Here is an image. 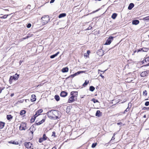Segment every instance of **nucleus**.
Returning a JSON list of instances; mask_svg holds the SVG:
<instances>
[{
    "instance_id": "obj_17",
    "label": "nucleus",
    "mask_w": 149,
    "mask_h": 149,
    "mask_svg": "<svg viewBox=\"0 0 149 149\" xmlns=\"http://www.w3.org/2000/svg\"><path fill=\"white\" fill-rule=\"evenodd\" d=\"M68 71V68L67 67H66L63 68L62 71L63 72H67Z\"/></svg>"
},
{
    "instance_id": "obj_28",
    "label": "nucleus",
    "mask_w": 149,
    "mask_h": 149,
    "mask_svg": "<svg viewBox=\"0 0 149 149\" xmlns=\"http://www.w3.org/2000/svg\"><path fill=\"white\" fill-rule=\"evenodd\" d=\"M26 113V111L25 110H22L20 111V114L21 115H23Z\"/></svg>"
},
{
    "instance_id": "obj_59",
    "label": "nucleus",
    "mask_w": 149,
    "mask_h": 149,
    "mask_svg": "<svg viewBox=\"0 0 149 149\" xmlns=\"http://www.w3.org/2000/svg\"><path fill=\"white\" fill-rule=\"evenodd\" d=\"M98 10H96L95 11L96 12V11H97Z\"/></svg>"
},
{
    "instance_id": "obj_36",
    "label": "nucleus",
    "mask_w": 149,
    "mask_h": 149,
    "mask_svg": "<svg viewBox=\"0 0 149 149\" xmlns=\"http://www.w3.org/2000/svg\"><path fill=\"white\" fill-rule=\"evenodd\" d=\"M43 141H44V140L42 138H40L39 139V142L40 143H41Z\"/></svg>"
},
{
    "instance_id": "obj_24",
    "label": "nucleus",
    "mask_w": 149,
    "mask_h": 149,
    "mask_svg": "<svg viewBox=\"0 0 149 149\" xmlns=\"http://www.w3.org/2000/svg\"><path fill=\"white\" fill-rule=\"evenodd\" d=\"M12 118V116L11 115H8L7 116V118L8 120H11Z\"/></svg>"
},
{
    "instance_id": "obj_6",
    "label": "nucleus",
    "mask_w": 149,
    "mask_h": 149,
    "mask_svg": "<svg viewBox=\"0 0 149 149\" xmlns=\"http://www.w3.org/2000/svg\"><path fill=\"white\" fill-rule=\"evenodd\" d=\"M19 128V130H26V124L25 123H22Z\"/></svg>"
},
{
    "instance_id": "obj_34",
    "label": "nucleus",
    "mask_w": 149,
    "mask_h": 149,
    "mask_svg": "<svg viewBox=\"0 0 149 149\" xmlns=\"http://www.w3.org/2000/svg\"><path fill=\"white\" fill-rule=\"evenodd\" d=\"M8 16V15H4L2 17H1V18L5 19L7 17V16Z\"/></svg>"
},
{
    "instance_id": "obj_14",
    "label": "nucleus",
    "mask_w": 149,
    "mask_h": 149,
    "mask_svg": "<svg viewBox=\"0 0 149 149\" xmlns=\"http://www.w3.org/2000/svg\"><path fill=\"white\" fill-rule=\"evenodd\" d=\"M45 118H43L41 120L38 122V123H36V124L37 125H39L43 123L44 122V121H45Z\"/></svg>"
},
{
    "instance_id": "obj_19",
    "label": "nucleus",
    "mask_w": 149,
    "mask_h": 149,
    "mask_svg": "<svg viewBox=\"0 0 149 149\" xmlns=\"http://www.w3.org/2000/svg\"><path fill=\"white\" fill-rule=\"evenodd\" d=\"M141 50H142L143 52H147L148 50V49L146 48H143L142 49H140L139 51H140Z\"/></svg>"
},
{
    "instance_id": "obj_58",
    "label": "nucleus",
    "mask_w": 149,
    "mask_h": 149,
    "mask_svg": "<svg viewBox=\"0 0 149 149\" xmlns=\"http://www.w3.org/2000/svg\"><path fill=\"white\" fill-rule=\"evenodd\" d=\"M6 10H7V9Z\"/></svg>"
},
{
    "instance_id": "obj_41",
    "label": "nucleus",
    "mask_w": 149,
    "mask_h": 149,
    "mask_svg": "<svg viewBox=\"0 0 149 149\" xmlns=\"http://www.w3.org/2000/svg\"><path fill=\"white\" fill-rule=\"evenodd\" d=\"M129 110V109L128 108V107H127L126 110L124 111V113H125V112H127Z\"/></svg>"
},
{
    "instance_id": "obj_11",
    "label": "nucleus",
    "mask_w": 149,
    "mask_h": 149,
    "mask_svg": "<svg viewBox=\"0 0 149 149\" xmlns=\"http://www.w3.org/2000/svg\"><path fill=\"white\" fill-rule=\"evenodd\" d=\"M149 71L148 70L143 72L140 75L141 77H144L147 75L148 74Z\"/></svg>"
},
{
    "instance_id": "obj_20",
    "label": "nucleus",
    "mask_w": 149,
    "mask_h": 149,
    "mask_svg": "<svg viewBox=\"0 0 149 149\" xmlns=\"http://www.w3.org/2000/svg\"><path fill=\"white\" fill-rule=\"evenodd\" d=\"M66 15V14L65 13H61L58 16V18H60L63 17H64Z\"/></svg>"
},
{
    "instance_id": "obj_12",
    "label": "nucleus",
    "mask_w": 149,
    "mask_h": 149,
    "mask_svg": "<svg viewBox=\"0 0 149 149\" xmlns=\"http://www.w3.org/2000/svg\"><path fill=\"white\" fill-rule=\"evenodd\" d=\"M68 93L64 91H62L61 92L60 95L61 97H65L67 95Z\"/></svg>"
},
{
    "instance_id": "obj_55",
    "label": "nucleus",
    "mask_w": 149,
    "mask_h": 149,
    "mask_svg": "<svg viewBox=\"0 0 149 149\" xmlns=\"http://www.w3.org/2000/svg\"><path fill=\"white\" fill-rule=\"evenodd\" d=\"M53 134H55V132H53Z\"/></svg>"
},
{
    "instance_id": "obj_44",
    "label": "nucleus",
    "mask_w": 149,
    "mask_h": 149,
    "mask_svg": "<svg viewBox=\"0 0 149 149\" xmlns=\"http://www.w3.org/2000/svg\"><path fill=\"white\" fill-rule=\"evenodd\" d=\"M55 0H51L50 1V3H53L54 1Z\"/></svg>"
},
{
    "instance_id": "obj_27",
    "label": "nucleus",
    "mask_w": 149,
    "mask_h": 149,
    "mask_svg": "<svg viewBox=\"0 0 149 149\" xmlns=\"http://www.w3.org/2000/svg\"><path fill=\"white\" fill-rule=\"evenodd\" d=\"M42 139L43 140H44V141L46 140L47 139V137L46 136L45 134H43L42 137Z\"/></svg>"
},
{
    "instance_id": "obj_29",
    "label": "nucleus",
    "mask_w": 149,
    "mask_h": 149,
    "mask_svg": "<svg viewBox=\"0 0 149 149\" xmlns=\"http://www.w3.org/2000/svg\"><path fill=\"white\" fill-rule=\"evenodd\" d=\"M117 124L118 125H120L121 126H123L125 125V124H123L121 122L120 120H118V122L117 123Z\"/></svg>"
},
{
    "instance_id": "obj_2",
    "label": "nucleus",
    "mask_w": 149,
    "mask_h": 149,
    "mask_svg": "<svg viewBox=\"0 0 149 149\" xmlns=\"http://www.w3.org/2000/svg\"><path fill=\"white\" fill-rule=\"evenodd\" d=\"M78 93L77 91H72L71 93V96L70 97L68 102L72 103L77 100Z\"/></svg>"
},
{
    "instance_id": "obj_7",
    "label": "nucleus",
    "mask_w": 149,
    "mask_h": 149,
    "mask_svg": "<svg viewBox=\"0 0 149 149\" xmlns=\"http://www.w3.org/2000/svg\"><path fill=\"white\" fill-rule=\"evenodd\" d=\"M113 40V38L112 37H110L106 40L104 45H108L110 44L111 42Z\"/></svg>"
},
{
    "instance_id": "obj_45",
    "label": "nucleus",
    "mask_w": 149,
    "mask_h": 149,
    "mask_svg": "<svg viewBox=\"0 0 149 149\" xmlns=\"http://www.w3.org/2000/svg\"><path fill=\"white\" fill-rule=\"evenodd\" d=\"M100 76L103 79L104 78V77L101 74L100 75Z\"/></svg>"
},
{
    "instance_id": "obj_46",
    "label": "nucleus",
    "mask_w": 149,
    "mask_h": 149,
    "mask_svg": "<svg viewBox=\"0 0 149 149\" xmlns=\"http://www.w3.org/2000/svg\"><path fill=\"white\" fill-rule=\"evenodd\" d=\"M17 143V142H15L14 141H13L12 143L13 144H17V143Z\"/></svg>"
},
{
    "instance_id": "obj_10",
    "label": "nucleus",
    "mask_w": 149,
    "mask_h": 149,
    "mask_svg": "<svg viewBox=\"0 0 149 149\" xmlns=\"http://www.w3.org/2000/svg\"><path fill=\"white\" fill-rule=\"evenodd\" d=\"M97 53L100 56H103L104 54L103 51L102 49H100L98 50Z\"/></svg>"
},
{
    "instance_id": "obj_1",
    "label": "nucleus",
    "mask_w": 149,
    "mask_h": 149,
    "mask_svg": "<svg viewBox=\"0 0 149 149\" xmlns=\"http://www.w3.org/2000/svg\"><path fill=\"white\" fill-rule=\"evenodd\" d=\"M60 112L56 110H51L47 113L48 116L51 119L57 120L59 118L58 115Z\"/></svg>"
},
{
    "instance_id": "obj_8",
    "label": "nucleus",
    "mask_w": 149,
    "mask_h": 149,
    "mask_svg": "<svg viewBox=\"0 0 149 149\" xmlns=\"http://www.w3.org/2000/svg\"><path fill=\"white\" fill-rule=\"evenodd\" d=\"M24 145L27 148H31V146L32 145V144L30 142H25L24 143Z\"/></svg>"
},
{
    "instance_id": "obj_18",
    "label": "nucleus",
    "mask_w": 149,
    "mask_h": 149,
    "mask_svg": "<svg viewBox=\"0 0 149 149\" xmlns=\"http://www.w3.org/2000/svg\"><path fill=\"white\" fill-rule=\"evenodd\" d=\"M59 53V52H58L57 53H56L55 54H54L52 55H51L50 56V58H54L56 56H57Z\"/></svg>"
},
{
    "instance_id": "obj_50",
    "label": "nucleus",
    "mask_w": 149,
    "mask_h": 149,
    "mask_svg": "<svg viewBox=\"0 0 149 149\" xmlns=\"http://www.w3.org/2000/svg\"><path fill=\"white\" fill-rule=\"evenodd\" d=\"M115 138H114V136H113L112 138V139H111V140H114V139Z\"/></svg>"
},
{
    "instance_id": "obj_16",
    "label": "nucleus",
    "mask_w": 149,
    "mask_h": 149,
    "mask_svg": "<svg viewBox=\"0 0 149 149\" xmlns=\"http://www.w3.org/2000/svg\"><path fill=\"white\" fill-rule=\"evenodd\" d=\"M134 3H131L129 4L128 7V9L129 10H131L134 7Z\"/></svg>"
},
{
    "instance_id": "obj_35",
    "label": "nucleus",
    "mask_w": 149,
    "mask_h": 149,
    "mask_svg": "<svg viewBox=\"0 0 149 149\" xmlns=\"http://www.w3.org/2000/svg\"><path fill=\"white\" fill-rule=\"evenodd\" d=\"M147 91L146 90H145L144 91H143V95H145L146 96L147 95Z\"/></svg>"
},
{
    "instance_id": "obj_54",
    "label": "nucleus",
    "mask_w": 149,
    "mask_h": 149,
    "mask_svg": "<svg viewBox=\"0 0 149 149\" xmlns=\"http://www.w3.org/2000/svg\"><path fill=\"white\" fill-rule=\"evenodd\" d=\"M9 142V143H13V142H12V141H10V142Z\"/></svg>"
},
{
    "instance_id": "obj_40",
    "label": "nucleus",
    "mask_w": 149,
    "mask_h": 149,
    "mask_svg": "<svg viewBox=\"0 0 149 149\" xmlns=\"http://www.w3.org/2000/svg\"><path fill=\"white\" fill-rule=\"evenodd\" d=\"M145 105L146 106H148L149 105V102H146L145 104Z\"/></svg>"
},
{
    "instance_id": "obj_38",
    "label": "nucleus",
    "mask_w": 149,
    "mask_h": 149,
    "mask_svg": "<svg viewBox=\"0 0 149 149\" xmlns=\"http://www.w3.org/2000/svg\"><path fill=\"white\" fill-rule=\"evenodd\" d=\"M145 61L146 62H149V56L146 57L145 59Z\"/></svg>"
},
{
    "instance_id": "obj_37",
    "label": "nucleus",
    "mask_w": 149,
    "mask_h": 149,
    "mask_svg": "<svg viewBox=\"0 0 149 149\" xmlns=\"http://www.w3.org/2000/svg\"><path fill=\"white\" fill-rule=\"evenodd\" d=\"M143 19L144 20H149V16L143 18Z\"/></svg>"
},
{
    "instance_id": "obj_49",
    "label": "nucleus",
    "mask_w": 149,
    "mask_h": 149,
    "mask_svg": "<svg viewBox=\"0 0 149 149\" xmlns=\"http://www.w3.org/2000/svg\"><path fill=\"white\" fill-rule=\"evenodd\" d=\"M144 66H149V63L147 65H144Z\"/></svg>"
},
{
    "instance_id": "obj_26",
    "label": "nucleus",
    "mask_w": 149,
    "mask_h": 149,
    "mask_svg": "<svg viewBox=\"0 0 149 149\" xmlns=\"http://www.w3.org/2000/svg\"><path fill=\"white\" fill-rule=\"evenodd\" d=\"M54 98L55 100L57 101H58L60 100V97L58 95H55L54 96Z\"/></svg>"
},
{
    "instance_id": "obj_4",
    "label": "nucleus",
    "mask_w": 149,
    "mask_h": 149,
    "mask_svg": "<svg viewBox=\"0 0 149 149\" xmlns=\"http://www.w3.org/2000/svg\"><path fill=\"white\" fill-rule=\"evenodd\" d=\"M41 19L43 22L45 24H46L49 21V17L48 15H45L43 16Z\"/></svg>"
},
{
    "instance_id": "obj_21",
    "label": "nucleus",
    "mask_w": 149,
    "mask_h": 149,
    "mask_svg": "<svg viewBox=\"0 0 149 149\" xmlns=\"http://www.w3.org/2000/svg\"><path fill=\"white\" fill-rule=\"evenodd\" d=\"M4 126V123L2 122H0V129H2Z\"/></svg>"
},
{
    "instance_id": "obj_48",
    "label": "nucleus",
    "mask_w": 149,
    "mask_h": 149,
    "mask_svg": "<svg viewBox=\"0 0 149 149\" xmlns=\"http://www.w3.org/2000/svg\"><path fill=\"white\" fill-rule=\"evenodd\" d=\"M30 132H31V134H33V132L34 131H30Z\"/></svg>"
},
{
    "instance_id": "obj_52",
    "label": "nucleus",
    "mask_w": 149,
    "mask_h": 149,
    "mask_svg": "<svg viewBox=\"0 0 149 149\" xmlns=\"http://www.w3.org/2000/svg\"><path fill=\"white\" fill-rule=\"evenodd\" d=\"M22 61H19V63H20V64L22 63Z\"/></svg>"
},
{
    "instance_id": "obj_42",
    "label": "nucleus",
    "mask_w": 149,
    "mask_h": 149,
    "mask_svg": "<svg viewBox=\"0 0 149 149\" xmlns=\"http://www.w3.org/2000/svg\"><path fill=\"white\" fill-rule=\"evenodd\" d=\"M29 36H26V37H25V38H23L22 39V40H24L26 39V38H29Z\"/></svg>"
},
{
    "instance_id": "obj_9",
    "label": "nucleus",
    "mask_w": 149,
    "mask_h": 149,
    "mask_svg": "<svg viewBox=\"0 0 149 149\" xmlns=\"http://www.w3.org/2000/svg\"><path fill=\"white\" fill-rule=\"evenodd\" d=\"M85 72V71H79L78 72H77L75 73V74H73L71 75L70 76L71 77H74L76 75H78V74H80L84 73V72Z\"/></svg>"
},
{
    "instance_id": "obj_39",
    "label": "nucleus",
    "mask_w": 149,
    "mask_h": 149,
    "mask_svg": "<svg viewBox=\"0 0 149 149\" xmlns=\"http://www.w3.org/2000/svg\"><path fill=\"white\" fill-rule=\"evenodd\" d=\"M31 26V24L29 23L27 24V27L28 28H29Z\"/></svg>"
},
{
    "instance_id": "obj_23",
    "label": "nucleus",
    "mask_w": 149,
    "mask_h": 149,
    "mask_svg": "<svg viewBox=\"0 0 149 149\" xmlns=\"http://www.w3.org/2000/svg\"><path fill=\"white\" fill-rule=\"evenodd\" d=\"M100 114L101 112L99 110H97L96 112L95 115L99 117L101 116Z\"/></svg>"
},
{
    "instance_id": "obj_51",
    "label": "nucleus",
    "mask_w": 149,
    "mask_h": 149,
    "mask_svg": "<svg viewBox=\"0 0 149 149\" xmlns=\"http://www.w3.org/2000/svg\"><path fill=\"white\" fill-rule=\"evenodd\" d=\"M143 117L144 118H146V115H145L143 116Z\"/></svg>"
},
{
    "instance_id": "obj_43",
    "label": "nucleus",
    "mask_w": 149,
    "mask_h": 149,
    "mask_svg": "<svg viewBox=\"0 0 149 149\" xmlns=\"http://www.w3.org/2000/svg\"><path fill=\"white\" fill-rule=\"evenodd\" d=\"M3 89L2 88L0 87V93L1 92L2 90Z\"/></svg>"
},
{
    "instance_id": "obj_25",
    "label": "nucleus",
    "mask_w": 149,
    "mask_h": 149,
    "mask_svg": "<svg viewBox=\"0 0 149 149\" xmlns=\"http://www.w3.org/2000/svg\"><path fill=\"white\" fill-rule=\"evenodd\" d=\"M117 16V14L116 13H114L112 14V15L111 16V18L112 19H114L116 18Z\"/></svg>"
},
{
    "instance_id": "obj_5",
    "label": "nucleus",
    "mask_w": 149,
    "mask_h": 149,
    "mask_svg": "<svg viewBox=\"0 0 149 149\" xmlns=\"http://www.w3.org/2000/svg\"><path fill=\"white\" fill-rule=\"evenodd\" d=\"M19 75L16 74L14 76H11L9 79V81L10 84L12 83V81L13 80H17L19 77Z\"/></svg>"
},
{
    "instance_id": "obj_32",
    "label": "nucleus",
    "mask_w": 149,
    "mask_h": 149,
    "mask_svg": "<svg viewBox=\"0 0 149 149\" xmlns=\"http://www.w3.org/2000/svg\"><path fill=\"white\" fill-rule=\"evenodd\" d=\"M92 101H93L94 103H95L97 102H98V100L94 98H93L92 100Z\"/></svg>"
},
{
    "instance_id": "obj_3",
    "label": "nucleus",
    "mask_w": 149,
    "mask_h": 149,
    "mask_svg": "<svg viewBox=\"0 0 149 149\" xmlns=\"http://www.w3.org/2000/svg\"><path fill=\"white\" fill-rule=\"evenodd\" d=\"M43 111L42 109H40L37 110L36 112V114L33 116L31 120L32 121H34L36 118L40 114V113Z\"/></svg>"
},
{
    "instance_id": "obj_47",
    "label": "nucleus",
    "mask_w": 149,
    "mask_h": 149,
    "mask_svg": "<svg viewBox=\"0 0 149 149\" xmlns=\"http://www.w3.org/2000/svg\"><path fill=\"white\" fill-rule=\"evenodd\" d=\"M14 93H12L11 94V95H10V96L11 97H13L14 96Z\"/></svg>"
},
{
    "instance_id": "obj_56",
    "label": "nucleus",
    "mask_w": 149,
    "mask_h": 149,
    "mask_svg": "<svg viewBox=\"0 0 149 149\" xmlns=\"http://www.w3.org/2000/svg\"><path fill=\"white\" fill-rule=\"evenodd\" d=\"M52 149H56V148L54 147H53Z\"/></svg>"
},
{
    "instance_id": "obj_13",
    "label": "nucleus",
    "mask_w": 149,
    "mask_h": 149,
    "mask_svg": "<svg viewBox=\"0 0 149 149\" xmlns=\"http://www.w3.org/2000/svg\"><path fill=\"white\" fill-rule=\"evenodd\" d=\"M36 100V96L35 95H31V102H33Z\"/></svg>"
},
{
    "instance_id": "obj_53",
    "label": "nucleus",
    "mask_w": 149,
    "mask_h": 149,
    "mask_svg": "<svg viewBox=\"0 0 149 149\" xmlns=\"http://www.w3.org/2000/svg\"><path fill=\"white\" fill-rule=\"evenodd\" d=\"M90 52V51H87V53H88V54H89V53Z\"/></svg>"
},
{
    "instance_id": "obj_57",
    "label": "nucleus",
    "mask_w": 149,
    "mask_h": 149,
    "mask_svg": "<svg viewBox=\"0 0 149 149\" xmlns=\"http://www.w3.org/2000/svg\"><path fill=\"white\" fill-rule=\"evenodd\" d=\"M115 133H114V134H113V136H115Z\"/></svg>"
},
{
    "instance_id": "obj_22",
    "label": "nucleus",
    "mask_w": 149,
    "mask_h": 149,
    "mask_svg": "<svg viewBox=\"0 0 149 149\" xmlns=\"http://www.w3.org/2000/svg\"><path fill=\"white\" fill-rule=\"evenodd\" d=\"M35 128L33 125L31 126V127L29 129V130L30 131H35Z\"/></svg>"
},
{
    "instance_id": "obj_15",
    "label": "nucleus",
    "mask_w": 149,
    "mask_h": 149,
    "mask_svg": "<svg viewBox=\"0 0 149 149\" xmlns=\"http://www.w3.org/2000/svg\"><path fill=\"white\" fill-rule=\"evenodd\" d=\"M139 20H133L132 22V24L134 25H137L139 23Z\"/></svg>"
},
{
    "instance_id": "obj_33",
    "label": "nucleus",
    "mask_w": 149,
    "mask_h": 149,
    "mask_svg": "<svg viewBox=\"0 0 149 149\" xmlns=\"http://www.w3.org/2000/svg\"><path fill=\"white\" fill-rule=\"evenodd\" d=\"M97 145V143H93L92 144L91 147L92 148H95L96 146Z\"/></svg>"
},
{
    "instance_id": "obj_31",
    "label": "nucleus",
    "mask_w": 149,
    "mask_h": 149,
    "mask_svg": "<svg viewBox=\"0 0 149 149\" xmlns=\"http://www.w3.org/2000/svg\"><path fill=\"white\" fill-rule=\"evenodd\" d=\"M89 83V81H88L87 82L86 81H85L84 83L83 84V86L85 87L87 85V84Z\"/></svg>"
},
{
    "instance_id": "obj_30",
    "label": "nucleus",
    "mask_w": 149,
    "mask_h": 149,
    "mask_svg": "<svg viewBox=\"0 0 149 149\" xmlns=\"http://www.w3.org/2000/svg\"><path fill=\"white\" fill-rule=\"evenodd\" d=\"M95 89V88L93 86H91L90 87L89 90L91 91H93Z\"/></svg>"
}]
</instances>
